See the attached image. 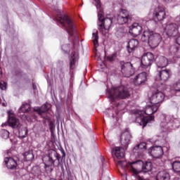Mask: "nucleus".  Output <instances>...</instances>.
Segmentation results:
<instances>
[{"mask_svg":"<svg viewBox=\"0 0 180 180\" xmlns=\"http://www.w3.org/2000/svg\"><path fill=\"white\" fill-rule=\"evenodd\" d=\"M176 41L177 44H179V46H180V34H177Z\"/></svg>","mask_w":180,"mask_h":180,"instance_id":"obj_37","label":"nucleus"},{"mask_svg":"<svg viewBox=\"0 0 180 180\" xmlns=\"http://www.w3.org/2000/svg\"><path fill=\"white\" fill-rule=\"evenodd\" d=\"M156 180H169V174L167 171L160 172L156 176Z\"/></svg>","mask_w":180,"mask_h":180,"instance_id":"obj_24","label":"nucleus"},{"mask_svg":"<svg viewBox=\"0 0 180 180\" xmlns=\"http://www.w3.org/2000/svg\"><path fill=\"white\" fill-rule=\"evenodd\" d=\"M113 154L115 155V161L118 167H122L123 169H126L130 167V171L137 175L139 174V167L142 165V169L144 172H150L153 169V164L151 162H147L143 165V161L138 160L136 162H129L122 161L120 160L124 158V149L122 147H115L112 150Z\"/></svg>","mask_w":180,"mask_h":180,"instance_id":"obj_1","label":"nucleus"},{"mask_svg":"<svg viewBox=\"0 0 180 180\" xmlns=\"http://www.w3.org/2000/svg\"><path fill=\"white\" fill-rule=\"evenodd\" d=\"M149 153L153 157V158H161L164 154V151L162 150V147L154 146L150 148Z\"/></svg>","mask_w":180,"mask_h":180,"instance_id":"obj_17","label":"nucleus"},{"mask_svg":"<svg viewBox=\"0 0 180 180\" xmlns=\"http://www.w3.org/2000/svg\"><path fill=\"white\" fill-rule=\"evenodd\" d=\"M165 98V96L162 92L157 91L150 98V102L151 105H155V106L160 108V104L162 103Z\"/></svg>","mask_w":180,"mask_h":180,"instance_id":"obj_10","label":"nucleus"},{"mask_svg":"<svg viewBox=\"0 0 180 180\" xmlns=\"http://www.w3.org/2000/svg\"><path fill=\"white\" fill-rule=\"evenodd\" d=\"M121 72L123 77H126L127 78L131 77V75L134 74V68H133V65H131L130 63H124L122 65Z\"/></svg>","mask_w":180,"mask_h":180,"instance_id":"obj_13","label":"nucleus"},{"mask_svg":"<svg viewBox=\"0 0 180 180\" xmlns=\"http://www.w3.org/2000/svg\"><path fill=\"white\" fill-rule=\"evenodd\" d=\"M169 77H171V70H158V74L155 77V79L156 81H161L162 84H164V82H166V81H168V79H169Z\"/></svg>","mask_w":180,"mask_h":180,"instance_id":"obj_12","label":"nucleus"},{"mask_svg":"<svg viewBox=\"0 0 180 180\" xmlns=\"http://www.w3.org/2000/svg\"><path fill=\"white\" fill-rule=\"evenodd\" d=\"M99 37H98V32L93 33V43L94 44V46L96 47L98 46V39Z\"/></svg>","mask_w":180,"mask_h":180,"instance_id":"obj_31","label":"nucleus"},{"mask_svg":"<svg viewBox=\"0 0 180 180\" xmlns=\"http://www.w3.org/2000/svg\"><path fill=\"white\" fill-rule=\"evenodd\" d=\"M25 161H32L34 158V155L32 151L26 152L24 154Z\"/></svg>","mask_w":180,"mask_h":180,"instance_id":"obj_26","label":"nucleus"},{"mask_svg":"<svg viewBox=\"0 0 180 180\" xmlns=\"http://www.w3.org/2000/svg\"><path fill=\"white\" fill-rule=\"evenodd\" d=\"M174 88L175 91L180 92V79L174 84Z\"/></svg>","mask_w":180,"mask_h":180,"instance_id":"obj_34","label":"nucleus"},{"mask_svg":"<svg viewBox=\"0 0 180 180\" xmlns=\"http://www.w3.org/2000/svg\"><path fill=\"white\" fill-rule=\"evenodd\" d=\"M166 13L164 7L158 6L153 11V20L155 22H161L165 19Z\"/></svg>","mask_w":180,"mask_h":180,"instance_id":"obj_11","label":"nucleus"},{"mask_svg":"<svg viewBox=\"0 0 180 180\" xmlns=\"http://www.w3.org/2000/svg\"><path fill=\"white\" fill-rule=\"evenodd\" d=\"M34 111L37 112L38 115L43 117L44 113L49 112V107H47V105L44 104L41 108H34Z\"/></svg>","mask_w":180,"mask_h":180,"instance_id":"obj_25","label":"nucleus"},{"mask_svg":"<svg viewBox=\"0 0 180 180\" xmlns=\"http://www.w3.org/2000/svg\"><path fill=\"white\" fill-rule=\"evenodd\" d=\"M29 110H30V105L29 103L22 104L20 108V112H22L23 113H26Z\"/></svg>","mask_w":180,"mask_h":180,"instance_id":"obj_27","label":"nucleus"},{"mask_svg":"<svg viewBox=\"0 0 180 180\" xmlns=\"http://www.w3.org/2000/svg\"><path fill=\"white\" fill-rule=\"evenodd\" d=\"M63 50H64V51H67V49H65V46H63Z\"/></svg>","mask_w":180,"mask_h":180,"instance_id":"obj_41","label":"nucleus"},{"mask_svg":"<svg viewBox=\"0 0 180 180\" xmlns=\"http://www.w3.org/2000/svg\"><path fill=\"white\" fill-rule=\"evenodd\" d=\"M172 168L175 172H180V162L175 161L172 163Z\"/></svg>","mask_w":180,"mask_h":180,"instance_id":"obj_28","label":"nucleus"},{"mask_svg":"<svg viewBox=\"0 0 180 180\" xmlns=\"http://www.w3.org/2000/svg\"><path fill=\"white\" fill-rule=\"evenodd\" d=\"M0 134L1 137H2V139H4L5 140L9 139V131H8V130L1 129V131H0Z\"/></svg>","mask_w":180,"mask_h":180,"instance_id":"obj_29","label":"nucleus"},{"mask_svg":"<svg viewBox=\"0 0 180 180\" xmlns=\"http://www.w3.org/2000/svg\"><path fill=\"white\" fill-rule=\"evenodd\" d=\"M130 19V15L126 10H121L117 17V22L119 25H124L129 22Z\"/></svg>","mask_w":180,"mask_h":180,"instance_id":"obj_14","label":"nucleus"},{"mask_svg":"<svg viewBox=\"0 0 180 180\" xmlns=\"http://www.w3.org/2000/svg\"><path fill=\"white\" fill-rule=\"evenodd\" d=\"M146 147H147V144L144 142H142L135 147V150H146Z\"/></svg>","mask_w":180,"mask_h":180,"instance_id":"obj_30","label":"nucleus"},{"mask_svg":"<svg viewBox=\"0 0 180 180\" xmlns=\"http://www.w3.org/2000/svg\"><path fill=\"white\" fill-rule=\"evenodd\" d=\"M108 60H109L110 61H113V56H109L108 58Z\"/></svg>","mask_w":180,"mask_h":180,"instance_id":"obj_38","label":"nucleus"},{"mask_svg":"<svg viewBox=\"0 0 180 180\" xmlns=\"http://www.w3.org/2000/svg\"><path fill=\"white\" fill-rule=\"evenodd\" d=\"M174 0H165V2H167V4H169V2H172Z\"/></svg>","mask_w":180,"mask_h":180,"instance_id":"obj_39","label":"nucleus"},{"mask_svg":"<svg viewBox=\"0 0 180 180\" xmlns=\"http://www.w3.org/2000/svg\"><path fill=\"white\" fill-rule=\"evenodd\" d=\"M137 47H139V41L137 39H132L129 40L127 46L128 53H133Z\"/></svg>","mask_w":180,"mask_h":180,"instance_id":"obj_20","label":"nucleus"},{"mask_svg":"<svg viewBox=\"0 0 180 180\" xmlns=\"http://www.w3.org/2000/svg\"><path fill=\"white\" fill-rule=\"evenodd\" d=\"M112 19L105 18L103 21L98 22V30L101 34H106L112 26Z\"/></svg>","mask_w":180,"mask_h":180,"instance_id":"obj_7","label":"nucleus"},{"mask_svg":"<svg viewBox=\"0 0 180 180\" xmlns=\"http://www.w3.org/2000/svg\"><path fill=\"white\" fill-rule=\"evenodd\" d=\"M147 77H148V73L143 72L133 79V83L134 85H141V84H144L147 81Z\"/></svg>","mask_w":180,"mask_h":180,"instance_id":"obj_15","label":"nucleus"},{"mask_svg":"<svg viewBox=\"0 0 180 180\" xmlns=\"http://www.w3.org/2000/svg\"><path fill=\"white\" fill-rule=\"evenodd\" d=\"M36 88H37V87H36V85L33 84V89H36Z\"/></svg>","mask_w":180,"mask_h":180,"instance_id":"obj_43","label":"nucleus"},{"mask_svg":"<svg viewBox=\"0 0 180 180\" xmlns=\"http://www.w3.org/2000/svg\"><path fill=\"white\" fill-rule=\"evenodd\" d=\"M95 6H96L98 11V20L99 22H103V11L101 8V1L100 0H94Z\"/></svg>","mask_w":180,"mask_h":180,"instance_id":"obj_22","label":"nucleus"},{"mask_svg":"<svg viewBox=\"0 0 180 180\" xmlns=\"http://www.w3.org/2000/svg\"><path fill=\"white\" fill-rule=\"evenodd\" d=\"M0 75H2V69L0 68Z\"/></svg>","mask_w":180,"mask_h":180,"instance_id":"obj_42","label":"nucleus"},{"mask_svg":"<svg viewBox=\"0 0 180 180\" xmlns=\"http://www.w3.org/2000/svg\"><path fill=\"white\" fill-rule=\"evenodd\" d=\"M154 63V55L151 52L144 53L141 60V67L147 70L151 67V64Z\"/></svg>","mask_w":180,"mask_h":180,"instance_id":"obj_6","label":"nucleus"},{"mask_svg":"<svg viewBox=\"0 0 180 180\" xmlns=\"http://www.w3.org/2000/svg\"><path fill=\"white\" fill-rule=\"evenodd\" d=\"M54 158H56L58 161L60 160V155L57 153L56 150H52L51 153H49V156L44 158V163L45 165V168H49V167H53L54 162H56V161L54 160Z\"/></svg>","mask_w":180,"mask_h":180,"instance_id":"obj_9","label":"nucleus"},{"mask_svg":"<svg viewBox=\"0 0 180 180\" xmlns=\"http://www.w3.org/2000/svg\"><path fill=\"white\" fill-rule=\"evenodd\" d=\"M165 33L169 37H176L179 31L178 30V25L175 23L167 24L164 27Z\"/></svg>","mask_w":180,"mask_h":180,"instance_id":"obj_8","label":"nucleus"},{"mask_svg":"<svg viewBox=\"0 0 180 180\" xmlns=\"http://www.w3.org/2000/svg\"><path fill=\"white\" fill-rule=\"evenodd\" d=\"M158 105L152 104L151 105H147L145 111L136 110L134 115L133 117H136L135 122L139 123L140 126L146 127L147 123H150L152 120H154V117L151 115H154L158 110Z\"/></svg>","mask_w":180,"mask_h":180,"instance_id":"obj_2","label":"nucleus"},{"mask_svg":"<svg viewBox=\"0 0 180 180\" xmlns=\"http://www.w3.org/2000/svg\"><path fill=\"white\" fill-rule=\"evenodd\" d=\"M2 127H5V126H8V124L6 122L2 124Z\"/></svg>","mask_w":180,"mask_h":180,"instance_id":"obj_40","label":"nucleus"},{"mask_svg":"<svg viewBox=\"0 0 180 180\" xmlns=\"http://www.w3.org/2000/svg\"><path fill=\"white\" fill-rule=\"evenodd\" d=\"M0 89L2 91H6V82L1 81L0 82Z\"/></svg>","mask_w":180,"mask_h":180,"instance_id":"obj_35","label":"nucleus"},{"mask_svg":"<svg viewBox=\"0 0 180 180\" xmlns=\"http://www.w3.org/2000/svg\"><path fill=\"white\" fill-rule=\"evenodd\" d=\"M77 63V58H72V60L70 61V70H74L75 68V63Z\"/></svg>","mask_w":180,"mask_h":180,"instance_id":"obj_33","label":"nucleus"},{"mask_svg":"<svg viewBox=\"0 0 180 180\" xmlns=\"http://www.w3.org/2000/svg\"><path fill=\"white\" fill-rule=\"evenodd\" d=\"M19 134H20V137H21L22 139H25V137H26V136H27V129H24L21 130L19 132Z\"/></svg>","mask_w":180,"mask_h":180,"instance_id":"obj_32","label":"nucleus"},{"mask_svg":"<svg viewBox=\"0 0 180 180\" xmlns=\"http://www.w3.org/2000/svg\"><path fill=\"white\" fill-rule=\"evenodd\" d=\"M161 39L160 34L155 33L150 30L144 31L141 37V41L148 43L151 49L158 47V45L161 43Z\"/></svg>","mask_w":180,"mask_h":180,"instance_id":"obj_3","label":"nucleus"},{"mask_svg":"<svg viewBox=\"0 0 180 180\" xmlns=\"http://www.w3.org/2000/svg\"><path fill=\"white\" fill-rule=\"evenodd\" d=\"M131 139V135L130 134V132H129V131H125L124 132H122L120 136L121 144L124 146H129Z\"/></svg>","mask_w":180,"mask_h":180,"instance_id":"obj_19","label":"nucleus"},{"mask_svg":"<svg viewBox=\"0 0 180 180\" xmlns=\"http://www.w3.org/2000/svg\"><path fill=\"white\" fill-rule=\"evenodd\" d=\"M108 94L111 99H126L130 96V92L124 86L114 87L108 91Z\"/></svg>","mask_w":180,"mask_h":180,"instance_id":"obj_5","label":"nucleus"},{"mask_svg":"<svg viewBox=\"0 0 180 180\" xmlns=\"http://www.w3.org/2000/svg\"><path fill=\"white\" fill-rule=\"evenodd\" d=\"M168 65V59L164 56H161L159 58L158 62H157V66L158 68H165V67H167Z\"/></svg>","mask_w":180,"mask_h":180,"instance_id":"obj_23","label":"nucleus"},{"mask_svg":"<svg viewBox=\"0 0 180 180\" xmlns=\"http://www.w3.org/2000/svg\"><path fill=\"white\" fill-rule=\"evenodd\" d=\"M171 49L174 54H178V52L179 51V49L175 46H172Z\"/></svg>","mask_w":180,"mask_h":180,"instance_id":"obj_36","label":"nucleus"},{"mask_svg":"<svg viewBox=\"0 0 180 180\" xmlns=\"http://www.w3.org/2000/svg\"><path fill=\"white\" fill-rule=\"evenodd\" d=\"M8 124L13 129H19L20 127V122L19 120L15 117L13 114L8 112Z\"/></svg>","mask_w":180,"mask_h":180,"instance_id":"obj_18","label":"nucleus"},{"mask_svg":"<svg viewBox=\"0 0 180 180\" xmlns=\"http://www.w3.org/2000/svg\"><path fill=\"white\" fill-rule=\"evenodd\" d=\"M143 31V27L139 25L137 22H134L132 25L129 27V33L134 37H137V36H140L141 32Z\"/></svg>","mask_w":180,"mask_h":180,"instance_id":"obj_16","label":"nucleus"},{"mask_svg":"<svg viewBox=\"0 0 180 180\" xmlns=\"http://www.w3.org/2000/svg\"><path fill=\"white\" fill-rule=\"evenodd\" d=\"M4 162L8 169H16L18 163L12 158H6Z\"/></svg>","mask_w":180,"mask_h":180,"instance_id":"obj_21","label":"nucleus"},{"mask_svg":"<svg viewBox=\"0 0 180 180\" xmlns=\"http://www.w3.org/2000/svg\"><path fill=\"white\" fill-rule=\"evenodd\" d=\"M56 19L58 23H60L63 27H65L69 36H74L75 34V27H74V24L65 14L63 13H59L57 15Z\"/></svg>","mask_w":180,"mask_h":180,"instance_id":"obj_4","label":"nucleus"}]
</instances>
